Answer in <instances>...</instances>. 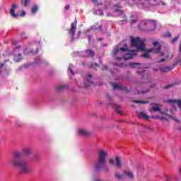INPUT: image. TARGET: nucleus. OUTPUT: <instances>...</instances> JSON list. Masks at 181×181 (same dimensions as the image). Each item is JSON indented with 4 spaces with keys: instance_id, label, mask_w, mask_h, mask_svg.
Returning a JSON list of instances; mask_svg holds the SVG:
<instances>
[{
    "instance_id": "obj_19",
    "label": "nucleus",
    "mask_w": 181,
    "mask_h": 181,
    "mask_svg": "<svg viewBox=\"0 0 181 181\" xmlns=\"http://www.w3.org/2000/svg\"><path fill=\"white\" fill-rule=\"evenodd\" d=\"M67 84H64V85H62V86H59L56 91L57 93H61V91H64V90L67 89Z\"/></svg>"
},
{
    "instance_id": "obj_41",
    "label": "nucleus",
    "mask_w": 181,
    "mask_h": 181,
    "mask_svg": "<svg viewBox=\"0 0 181 181\" xmlns=\"http://www.w3.org/2000/svg\"><path fill=\"white\" fill-rule=\"evenodd\" d=\"M177 39H179V37H175L173 39V43H176L177 42Z\"/></svg>"
},
{
    "instance_id": "obj_45",
    "label": "nucleus",
    "mask_w": 181,
    "mask_h": 181,
    "mask_svg": "<svg viewBox=\"0 0 181 181\" xmlns=\"http://www.w3.org/2000/svg\"><path fill=\"white\" fill-rule=\"evenodd\" d=\"M160 116H158V115H151V118H158L159 119Z\"/></svg>"
},
{
    "instance_id": "obj_56",
    "label": "nucleus",
    "mask_w": 181,
    "mask_h": 181,
    "mask_svg": "<svg viewBox=\"0 0 181 181\" xmlns=\"http://www.w3.org/2000/svg\"><path fill=\"white\" fill-rule=\"evenodd\" d=\"M136 22V21H134V20L132 21V23H135Z\"/></svg>"
},
{
    "instance_id": "obj_37",
    "label": "nucleus",
    "mask_w": 181,
    "mask_h": 181,
    "mask_svg": "<svg viewBox=\"0 0 181 181\" xmlns=\"http://www.w3.org/2000/svg\"><path fill=\"white\" fill-rule=\"evenodd\" d=\"M141 127H143L145 129H152L149 126H145L144 124H141Z\"/></svg>"
},
{
    "instance_id": "obj_31",
    "label": "nucleus",
    "mask_w": 181,
    "mask_h": 181,
    "mask_svg": "<svg viewBox=\"0 0 181 181\" xmlns=\"http://www.w3.org/2000/svg\"><path fill=\"white\" fill-rule=\"evenodd\" d=\"M175 86V83H171L168 86H165L163 87V90H168V88H170Z\"/></svg>"
},
{
    "instance_id": "obj_9",
    "label": "nucleus",
    "mask_w": 181,
    "mask_h": 181,
    "mask_svg": "<svg viewBox=\"0 0 181 181\" xmlns=\"http://www.w3.org/2000/svg\"><path fill=\"white\" fill-rule=\"evenodd\" d=\"M113 89L114 90H122L123 91H127V93L129 91V90H128L127 87H125L121 84H117V83L113 85Z\"/></svg>"
},
{
    "instance_id": "obj_52",
    "label": "nucleus",
    "mask_w": 181,
    "mask_h": 181,
    "mask_svg": "<svg viewBox=\"0 0 181 181\" xmlns=\"http://www.w3.org/2000/svg\"><path fill=\"white\" fill-rule=\"evenodd\" d=\"M92 2H95V4H97L98 2V0H91Z\"/></svg>"
},
{
    "instance_id": "obj_1",
    "label": "nucleus",
    "mask_w": 181,
    "mask_h": 181,
    "mask_svg": "<svg viewBox=\"0 0 181 181\" xmlns=\"http://www.w3.org/2000/svg\"><path fill=\"white\" fill-rule=\"evenodd\" d=\"M131 37V46L132 47H136V50L134 49L130 50V52H146V53L141 55V57L145 59H151V55L149 53H156L160 54V56H163V52H160L162 47L159 45V42L154 41L153 42V47L149 49H145V44L144 41L139 37Z\"/></svg>"
},
{
    "instance_id": "obj_54",
    "label": "nucleus",
    "mask_w": 181,
    "mask_h": 181,
    "mask_svg": "<svg viewBox=\"0 0 181 181\" xmlns=\"http://www.w3.org/2000/svg\"><path fill=\"white\" fill-rule=\"evenodd\" d=\"M156 84L153 83V84L151 86V88H152V87H156Z\"/></svg>"
},
{
    "instance_id": "obj_24",
    "label": "nucleus",
    "mask_w": 181,
    "mask_h": 181,
    "mask_svg": "<svg viewBox=\"0 0 181 181\" xmlns=\"http://www.w3.org/2000/svg\"><path fill=\"white\" fill-rule=\"evenodd\" d=\"M123 59L125 61L131 60V59H132V54H126L125 55H124Z\"/></svg>"
},
{
    "instance_id": "obj_28",
    "label": "nucleus",
    "mask_w": 181,
    "mask_h": 181,
    "mask_svg": "<svg viewBox=\"0 0 181 181\" xmlns=\"http://www.w3.org/2000/svg\"><path fill=\"white\" fill-rule=\"evenodd\" d=\"M18 59H15V62H16V63H19V62H22V54L21 53H19L18 54Z\"/></svg>"
},
{
    "instance_id": "obj_11",
    "label": "nucleus",
    "mask_w": 181,
    "mask_h": 181,
    "mask_svg": "<svg viewBox=\"0 0 181 181\" xmlns=\"http://www.w3.org/2000/svg\"><path fill=\"white\" fill-rule=\"evenodd\" d=\"M133 2L134 5H136V6L141 9H144L145 8L143 0H133Z\"/></svg>"
},
{
    "instance_id": "obj_14",
    "label": "nucleus",
    "mask_w": 181,
    "mask_h": 181,
    "mask_svg": "<svg viewBox=\"0 0 181 181\" xmlns=\"http://www.w3.org/2000/svg\"><path fill=\"white\" fill-rule=\"evenodd\" d=\"M113 11L115 12V13H118V15L124 12V11H122V9H121V7H119V6L118 5H116L113 7Z\"/></svg>"
},
{
    "instance_id": "obj_63",
    "label": "nucleus",
    "mask_w": 181,
    "mask_h": 181,
    "mask_svg": "<svg viewBox=\"0 0 181 181\" xmlns=\"http://www.w3.org/2000/svg\"><path fill=\"white\" fill-rule=\"evenodd\" d=\"M103 40V38H99V40Z\"/></svg>"
},
{
    "instance_id": "obj_18",
    "label": "nucleus",
    "mask_w": 181,
    "mask_h": 181,
    "mask_svg": "<svg viewBox=\"0 0 181 181\" xmlns=\"http://www.w3.org/2000/svg\"><path fill=\"white\" fill-rule=\"evenodd\" d=\"M112 107H115V111L117 114H122V110H121V106L119 105H115V104H110Z\"/></svg>"
},
{
    "instance_id": "obj_55",
    "label": "nucleus",
    "mask_w": 181,
    "mask_h": 181,
    "mask_svg": "<svg viewBox=\"0 0 181 181\" xmlns=\"http://www.w3.org/2000/svg\"><path fill=\"white\" fill-rule=\"evenodd\" d=\"M168 36H169V37L172 36V35L170 34V33H168Z\"/></svg>"
},
{
    "instance_id": "obj_33",
    "label": "nucleus",
    "mask_w": 181,
    "mask_h": 181,
    "mask_svg": "<svg viewBox=\"0 0 181 181\" xmlns=\"http://www.w3.org/2000/svg\"><path fill=\"white\" fill-rule=\"evenodd\" d=\"M115 177H116V179H119V180L122 179L124 177V176L121 174L117 173V174H115Z\"/></svg>"
},
{
    "instance_id": "obj_42",
    "label": "nucleus",
    "mask_w": 181,
    "mask_h": 181,
    "mask_svg": "<svg viewBox=\"0 0 181 181\" xmlns=\"http://www.w3.org/2000/svg\"><path fill=\"white\" fill-rule=\"evenodd\" d=\"M166 181H172V179L168 175H165Z\"/></svg>"
},
{
    "instance_id": "obj_17",
    "label": "nucleus",
    "mask_w": 181,
    "mask_h": 181,
    "mask_svg": "<svg viewBox=\"0 0 181 181\" xmlns=\"http://www.w3.org/2000/svg\"><path fill=\"white\" fill-rule=\"evenodd\" d=\"M115 165L117 168H121L122 166V162L121 161V158H119L118 156H116L115 158Z\"/></svg>"
},
{
    "instance_id": "obj_15",
    "label": "nucleus",
    "mask_w": 181,
    "mask_h": 181,
    "mask_svg": "<svg viewBox=\"0 0 181 181\" xmlns=\"http://www.w3.org/2000/svg\"><path fill=\"white\" fill-rule=\"evenodd\" d=\"M168 103H170V104H177V107L181 110V100H168Z\"/></svg>"
},
{
    "instance_id": "obj_49",
    "label": "nucleus",
    "mask_w": 181,
    "mask_h": 181,
    "mask_svg": "<svg viewBox=\"0 0 181 181\" xmlns=\"http://www.w3.org/2000/svg\"><path fill=\"white\" fill-rule=\"evenodd\" d=\"M151 105H155L156 107H159V105H159L158 103H151Z\"/></svg>"
},
{
    "instance_id": "obj_12",
    "label": "nucleus",
    "mask_w": 181,
    "mask_h": 181,
    "mask_svg": "<svg viewBox=\"0 0 181 181\" xmlns=\"http://www.w3.org/2000/svg\"><path fill=\"white\" fill-rule=\"evenodd\" d=\"M20 153H21V157L22 155H25V156H30V155L33 153L32 150L29 148L23 149L22 152Z\"/></svg>"
},
{
    "instance_id": "obj_27",
    "label": "nucleus",
    "mask_w": 181,
    "mask_h": 181,
    "mask_svg": "<svg viewBox=\"0 0 181 181\" xmlns=\"http://www.w3.org/2000/svg\"><path fill=\"white\" fill-rule=\"evenodd\" d=\"M15 127L16 128H22V127H23V124L21 122H16Z\"/></svg>"
},
{
    "instance_id": "obj_61",
    "label": "nucleus",
    "mask_w": 181,
    "mask_h": 181,
    "mask_svg": "<svg viewBox=\"0 0 181 181\" xmlns=\"http://www.w3.org/2000/svg\"><path fill=\"white\" fill-rule=\"evenodd\" d=\"M13 45H16V42H13Z\"/></svg>"
},
{
    "instance_id": "obj_50",
    "label": "nucleus",
    "mask_w": 181,
    "mask_h": 181,
    "mask_svg": "<svg viewBox=\"0 0 181 181\" xmlns=\"http://www.w3.org/2000/svg\"><path fill=\"white\" fill-rule=\"evenodd\" d=\"M122 57H116V60H121Z\"/></svg>"
},
{
    "instance_id": "obj_51",
    "label": "nucleus",
    "mask_w": 181,
    "mask_h": 181,
    "mask_svg": "<svg viewBox=\"0 0 181 181\" xmlns=\"http://www.w3.org/2000/svg\"><path fill=\"white\" fill-rule=\"evenodd\" d=\"M104 69L105 70H108V66H107V65H104Z\"/></svg>"
},
{
    "instance_id": "obj_10",
    "label": "nucleus",
    "mask_w": 181,
    "mask_h": 181,
    "mask_svg": "<svg viewBox=\"0 0 181 181\" xmlns=\"http://www.w3.org/2000/svg\"><path fill=\"white\" fill-rule=\"evenodd\" d=\"M78 134L81 136H88V135H90V132L86 129H79L78 130Z\"/></svg>"
},
{
    "instance_id": "obj_23",
    "label": "nucleus",
    "mask_w": 181,
    "mask_h": 181,
    "mask_svg": "<svg viewBox=\"0 0 181 181\" xmlns=\"http://www.w3.org/2000/svg\"><path fill=\"white\" fill-rule=\"evenodd\" d=\"M170 70L171 68L170 66H164L160 68V71H161V73H166V71H170Z\"/></svg>"
},
{
    "instance_id": "obj_26",
    "label": "nucleus",
    "mask_w": 181,
    "mask_h": 181,
    "mask_svg": "<svg viewBox=\"0 0 181 181\" xmlns=\"http://www.w3.org/2000/svg\"><path fill=\"white\" fill-rule=\"evenodd\" d=\"M38 9H39V6H37V5L34 6L31 9L32 13H36V12H37Z\"/></svg>"
},
{
    "instance_id": "obj_39",
    "label": "nucleus",
    "mask_w": 181,
    "mask_h": 181,
    "mask_svg": "<svg viewBox=\"0 0 181 181\" xmlns=\"http://www.w3.org/2000/svg\"><path fill=\"white\" fill-rule=\"evenodd\" d=\"M33 160H37V155L36 154H33V158H32Z\"/></svg>"
},
{
    "instance_id": "obj_5",
    "label": "nucleus",
    "mask_w": 181,
    "mask_h": 181,
    "mask_svg": "<svg viewBox=\"0 0 181 181\" xmlns=\"http://www.w3.org/2000/svg\"><path fill=\"white\" fill-rule=\"evenodd\" d=\"M76 30H77V18H75L74 23H71V27L69 29V35L71 36V42H74Z\"/></svg>"
},
{
    "instance_id": "obj_20",
    "label": "nucleus",
    "mask_w": 181,
    "mask_h": 181,
    "mask_svg": "<svg viewBox=\"0 0 181 181\" xmlns=\"http://www.w3.org/2000/svg\"><path fill=\"white\" fill-rule=\"evenodd\" d=\"M21 5L24 8H28L30 5V0H21Z\"/></svg>"
},
{
    "instance_id": "obj_2",
    "label": "nucleus",
    "mask_w": 181,
    "mask_h": 181,
    "mask_svg": "<svg viewBox=\"0 0 181 181\" xmlns=\"http://www.w3.org/2000/svg\"><path fill=\"white\" fill-rule=\"evenodd\" d=\"M11 165L13 168H18L21 175H30L33 170L29 166L28 162L22 159V153L15 151L11 160Z\"/></svg>"
},
{
    "instance_id": "obj_60",
    "label": "nucleus",
    "mask_w": 181,
    "mask_h": 181,
    "mask_svg": "<svg viewBox=\"0 0 181 181\" xmlns=\"http://www.w3.org/2000/svg\"><path fill=\"white\" fill-rule=\"evenodd\" d=\"M115 66H118V64H113Z\"/></svg>"
},
{
    "instance_id": "obj_64",
    "label": "nucleus",
    "mask_w": 181,
    "mask_h": 181,
    "mask_svg": "<svg viewBox=\"0 0 181 181\" xmlns=\"http://www.w3.org/2000/svg\"><path fill=\"white\" fill-rule=\"evenodd\" d=\"M78 33H79V34L81 33V31H78Z\"/></svg>"
},
{
    "instance_id": "obj_7",
    "label": "nucleus",
    "mask_w": 181,
    "mask_h": 181,
    "mask_svg": "<svg viewBox=\"0 0 181 181\" xmlns=\"http://www.w3.org/2000/svg\"><path fill=\"white\" fill-rule=\"evenodd\" d=\"M83 84L85 85V87L88 88V87H90V86H93L94 84V82H93V76L92 75H87L85 76Z\"/></svg>"
},
{
    "instance_id": "obj_48",
    "label": "nucleus",
    "mask_w": 181,
    "mask_h": 181,
    "mask_svg": "<svg viewBox=\"0 0 181 181\" xmlns=\"http://www.w3.org/2000/svg\"><path fill=\"white\" fill-rule=\"evenodd\" d=\"M69 8H70V6H69V5H66V6H65L66 11H69Z\"/></svg>"
},
{
    "instance_id": "obj_43",
    "label": "nucleus",
    "mask_w": 181,
    "mask_h": 181,
    "mask_svg": "<svg viewBox=\"0 0 181 181\" xmlns=\"http://www.w3.org/2000/svg\"><path fill=\"white\" fill-rule=\"evenodd\" d=\"M25 15H26V13L25 12V11H23L20 14L21 16H25Z\"/></svg>"
},
{
    "instance_id": "obj_13",
    "label": "nucleus",
    "mask_w": 181,
    "mask_h": 181,
    "mask_svg": "<svg viewBox=\"0 0 181 181\" xmlns=\"http://www.w3.org/2000/svg\"><path fill=\"white\" fill-rule=\"evenodd\" d=\"M138 118H141L142 119H146V121H148L149 119V116L146 115L144 112H140L137 115Z\"/></svg>"
},
{
    "instance_id": "obj_8",
    "label": "nucleus",
    "mask_w": 181,
    "mask_h": 181,
    "mask_svg": "<svg viewBox=\"0 0 181 181\" xmlns=\"http://www.w3.org/2000/svg\"><path fill=\"white\" fill-rule=\"evenodd\" d=\"M16 8H18V4H13L10 10V15H11L12 18H14V19H18V18H19L18 13H15V9H16Z\"/></svg>"
},
{
    "instance_id": "obj_32",
    "label": "nucleus",
    "mask_w": 181,
    "mask_h": 181,
    "mask_svg": "<svg viewBox=\"0 0 181 181\" xmlns=\"http://www.w3.org/2000/svg\"><path fill=\"white\" fill-rule=\"evenodd\" d=\"M129 66H130L131 67H133V69H135L136 66H139V63H130L129 64Z\"/></svg>"
},
{
    "instance_id": "obj_62",
    "label": "nucleus",
    "mask_w": 181,
    "mask_h": 181,
    "mask_svg": "<svg viewBox=\"0 0 181 181\" xmlns=\"http://www.w3.org/2000/svg\"><path fill=\"white\" fill-rule=\"evenodd\" d=\"M124 47H127V44H124Z\"/></svg>"
},
{
    "instance_id": "obj_47",
    "label": "nucleus",
    "mask_w": 181,
    "mask_h": 181,
    "mask_svg": "<svg viewBox=\"0 0 181 181\" xmlns=\"http://www.w3.org/2000/svg\"><path fill=\"white\" fill-rule=\"evenodd\" d=\"M163 62H166V59L165 58H163L161 59L160 61H159V63H162Z\"/></svg>"
},
{
    "instance_id": "obj_25",
    "label": "nucleus",
    "mask_w": 181,
    "mask_h": 181,
    "mask_svg": "<svg viewBox=\"0 0 181 181\" xmlns=\"http://www.w3.org/2000/svg\"><path fill=\"white\" fill-rule=\"evenodd\" d=\"M133 103H135L136 104H149V102L148 101H144V100H134Z\"/></svg>"
},
{
    "instance_id": "obj_6",
    "label": "nucleus",
    "mask_w": 181,
    "mask_h": 181,
    "mask_svg": "<svg viewBox=\"0 0 181 181\" xmlns=\"http://www.w3.org/2000/svg\"><path fill=\"white\" fill-rule=\"evenodd\" d=\"M151 112L153 111L154 112H158L160 114H165L169 118H171V119H173L174 121H176L178 124H180V120L176 119V116H172V115H168V113H165V112L162 111L160 110V107H151L150 110Z\"/></svg>"
},
{
    "instance_id": "obj_29",
    "label": "nucleus",
    "mask_w": 181,
    "mask_h": 181,
    "mask_svg": "<svg viewBox=\"0 0 181 181\" xmlns=\"http://www.w3.org/2000/svg\"><path fill=\"white\" fill-rule=\"evenodd\" d=\"M119 52V49L115 48L114 52L112 53L113 57H115L117 56V54H118Z\"/></svg>"
},
{
    "instance_id": "obj_59",
    "label": "nucleus",
    "mask_w": 181,
    "mask_h": 181,
    "mask_svg": "<svg viewBox=\"0 0 181 181\" xmlns=\"http://www.w3.org/2000/svg\"><path fill=\"white\" fill-rule=\"evenodd\" d=\"M88 32H90V30H86V33H88Z\"/></svg>"
},
{
    "instance_id": "obj_38",
    "label": "nucleus",
    "mask_w": 181,
    "mask_h": 181,
    "mask_svg": "<svg viewBox=\"0 0 181 181\" xmlns=\"http://www.w3.org/2000/svg\"><path fill=\"white\" fill-rule=\"evenodd\" d=\"M159 119H160V121H168V118H166L165 117L160 116Z\"/></svg>"
},
{
    "instance_id": "obj_44",
    "label": "nucleus",
    "mask_w": 181,
    "mask_h": 181,
    "mask_svg": "<svg viewBox=\"0 0 181 181\" xmlns=\"http://www.w3.org/2000/svg\"><path fill=\"white\" fill-rule=\"evenodd\" d=\"M105 172H110V168L108 167H104Z\"/></svg>"
},
{
    "instance_id": "obj_21",
    "label": "nucleus",
    "mask_w": 181,
    "mask_h": 181,
    "mask_svg": "<svg viewBox=\"0 0 181 181\" xmlns=\"http://www.w3.org/2000/svg\"><path fill=\"white\" fill-rule=\"evenodd\" d=\"M118 16H119V18H121L122 19V21H119V23L120 22H125V21H127V15H125V13H124V11L120 14H118Z\"/></svg>"
},
{
    "instance_id": "obj_34",
    "label": "nucleus",
    "mask_w": 181,
    "mask_h": 181,
    "mask_svg": "<svg viewBox=\"0 0 181 181\" xmlns=\"http://www.w3.org/2000/svg\"><path fill=\"white\" fill-rule=\"evenodd\" d=\"M71 67H73V65H70L68 70L70 71V73H71L72 76H74V71H73V69H71Z\"/></svg>"
},
{
    "instance_id": "obj_4",
    "label": "nucleus",
    "mask_w": 181,
    "mask_h": 181,
    "mask_svg": "<svg viewBox=\"0 0 181 181\" xmlns=\"http://www.w3.org/2000/svg\"><path fill=\"white\" fill-rule=\"evenodd\" d=\"M98 161L95 163V168L96 170H100V169L104 168L105 163H107V156L108 153L103 149H100L98 151Z\"/></svg>"
},
{
    "instance_id": "obj_40",
    "label": "nucleus",
    "mask_w": 181,
    "mask_h": 181,
    "mask_svg": "<svg viewBox=\"0 0 181 181\" xmlns=\"http://www.w3.org/2000/svg\"><path fill=\"white\" fill-rule=\"evenodd\" d=\"M109 163H110V165H114V164L115 163V160H114V159H110V160H109Z\"/></svg>"
},
{
    "instance_id": "obj_36",
    "label": "nucleus",
    "mask_w": 181,
    "mask_h": 181,
    "mask_svg": "<svg viewBox=\"0 0 181 181\" xmlns=\"http://www.w3.org/2000/svg\"><path fill=\"white\" fill-rule=\"evenodd\" d=\"M120 50H121V52H129V49L126 47H121Z\"/></svg>"
},
{
    "instance_id": "obj_46",
    "label": "nucleus",
    "mask_w": 181,
    "mask_h": 181,
    "mask_svg": "<svg viewBox=\"0 0 181 181\" xmlns=\"http://www.w3.org/2000/svg\"><path fill=\"white\" fill-rule=\"evenodd\" d=\"M4 66H5L4 64H0V69H2V67H4ZM2 73V71L0 70V74Z\"/></svg>"
},
{
    "instance_id": "obj_3",
    "label": "nucleus",
    "mask_w": 181,
    "mask_h": 181,
    "mask_svg": "<svg viewBox=\"0 0 181 181\" xmlns=\"http://www.w3.org/2000/svg\"><path fill=\"white\" fill-rule=\"evenodd\" d=\"M138 28L141 32H152L156 29V23L151 20H144L141 22Z\"/></svg>"
},
{
    "instance_id": "obj_58",
    "label": "nucleus",
    "mask_w": 181,
    "mask_h": 181,
    "mask_svg": "<svg viewBox=\"0 0 181 181\" xmlns=\"http://www.w3.org/2000/svg\"><path fill=\"white\" fill-rule=\"evenodd\" d=\"M162 5H163V6H165V5H166V4H165V3H162Z\"/></svg>"
},
{
    "instance_id": "obj_57",
    "label": "nucleus",
    "mask_w": 181,
    "mask_h": 181,
    "mask_svg": "<svg viewBox=\"0 0 181 181\" xmlns=\"http://www.w3.org/2000/svg\"><path fill=\"white\" fill-rule=\"evenodd\" d=\"M148 92H149V90H146V91L141 92V93H148Z\"/></svg>"
},
{
    "instance_id": "obj_30",
    "label": "nucleus",
    "mask_w": 181,
    "mask_h": 181,
    "mask_svg": "<svg viewBox=\"0 0 181 181\" xmlns=\"http://www.w3.org/2000/svg\"><path fill=\"white\" fill-rule=\"evenodd\" d=\"M95 14L99 15L100 16H104V13L103 12V10H96Z\"/></svg>"
},
{
    "instance_id": "obj_53",
    "label": "nucleus",
    "mask_w": 181,
    "mask_h": 181,
    "mask_svg": "<svg viewBox=\"0 0 181 181\" xmlns=\"http://www.w3.org/2000/svg\"><path fill=\"white\" fill-rule=\"evenodd\" d=\"M26 50H28V48H25V49H24V51H23V54H26Z\"/></svg>"
},
{
    "instance_id": "obj_22",
    "label": "nucleus",
    "mask_w": 181,
    "mask_h": 181,
    "mask_svg": "<svg viewBox=\"0 0 181 181\" xmlns=\"http://www.w3.org/2000/svg\"><path fill=\"white\" fill-rule=\"evenodd\" d=\"M85 52L87 54L88 57H94V51L92 49H86L85 50Z\"/></svg>"
},
{
    "instance_id": "obj_16",
    "label": "nucleus",
    "mask_w": 181,
    "mask_h": 181,
    "mask_svg": "<svg viewBox=\"0 0 181 181\" xmlns=\"http://www.w3.org/2000/svg\"><path fill=\"white\" fill-rule=\"evenodd\" d=\"M124 175H125L126 176L128 177L129 179H131L132 180H133L134 176V173H132V171H128V170H124Z\"/></svg>"
},
{
    "instance_id": "obj_35",
    "label": "nucleus",
    "mask_w": 181,
    "mask_h": 181,
    "mask_svg": "<svg viewBox=\"0 0 181 181\" xmlns=\"http://www.w3.org/2000/svg\"><path fill=\"white\" fill-rule=\"evenodd\" d=\"M90 67L93 69H97V67H98V64L97 63L91 64Z\"/></svg>"
}]
</instances>
